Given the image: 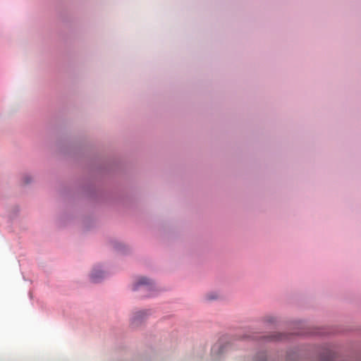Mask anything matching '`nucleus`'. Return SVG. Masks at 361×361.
I'll use <instances>...</instances> for the list:
<instances>
[{"mask_svg": "<svg viewBox=\"0 0 361 361\" xmlns=\"http://www.w3.org/2000/svg\"><path fill=\"white\" fill-rule=\"evenodd\" d=\"M104 276V273L101 270L94 269L91 274V279L93 282H98Z\"/></svg>", "mask_w": 361, "mask_h": 361, "instance_id": "2", "label": "nucleus"}, {"mask_svg": "<svg viewBox=\"0 0 361 361\" xmlns=\"http://www.w3.org/2000/svg\"><path fill=\"white\" fill-rule=\"evenodd\" d=\"M144 314H145V312L140 311L135 314L134 317L133 319V324H136L137 321L141 318Z\"/></svg>", "mask_w": 361, "mask_h": 361, "instance_id": "3", "label": "nucleus"}, {"mask_svg": "<svg viewBox=\"0 0 361 361\" xmlns=\"http://www.w3.org/2000/svg\"><path fill=\"white\" fill-rule=\"evenodd\" d=\"M153 283L151 280L145 278V277H140L137 283L135 285V287L133 288L134 290H137L138 288V286L140 285H145L147 286H152Z\"/></svg>", "mask_w": 361, "mask_h": 361, "instance_id": "1", "label": "nucleus"}]
</instances>
